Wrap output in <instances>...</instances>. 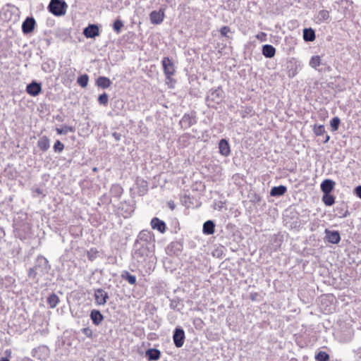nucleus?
Returning a JSON list of instances; mask_svg holds the SVG:
<instances>
[{
  "label": "nucleus",
  "instance_id": "obj_1",
  "mask_svg": "<svg viewBox=\"0 0 361 361\" xmlns=\"http://www.w3.org/2000/svg\"><path fill=\"white\" fill-rule=\"evenodd\" d=\"M154 246L135 243L132 252V257L137 263L138 267H145L147 259L152 257Z\"/></svg>",
  "mask_w": 361,
  "mask_h": 361
},
{
  "label": "nucleus",
  "instance_id": "obj_2",
  "mask_svg": "<svg viewBox=\"0 0 361 361\" xmlns=\"http://www.w3.org/2000/svg\"><path fill=\"white\" fill-rule=\"evenodd\" d=\"M68 5L64 0H51L48 5V11L55 16L66 14Z\"/></svg>",
  "mask_w": 361,
  "mask_h": 361
},
{
  "label": "nucleus",
  "instance_id": "obj_3",
  "mask_svg": "<svg viewBox=\"0 0 361 361\" xmlns=\"http://www.w3.org/2000/svg\"><path fill=\"white\" fill-rule=\"evenodd\" d=\"M224 99V92L221 89L211 90L207 97V105L212 108H216V105L219 104Z\"/></svg>",
  "mask_w": 361,
  "mask_h": 361
},
{
  "label": "nucleus",
  "instance_id": "obj_4",
  "mask_svg": "<svg viewBox=\"0 0 361 361\" xmlns=\"http://www.w3.org/2000/svg\"><path fill=\"white\" fill-rule=\"evenodd\" d=\"M161 65L166 80L170 82L172 81V77L176 72V68L173 61L169 57L165 56L161 60Z\"/></svg>",
  "mask_w": 361,
  "mask_h": 361
},
{
  "label": "nucleus",
  "instance_id": "obj_5",
  "mask_svg": "<svg viewBox=\"0 0 361 361\" xmlns=\"http://www.w3.org/2000/svg\"><path fill=\"white\" fill-rule=\"evenodd\" d=\"M34 268L42 277L49 272L51 267L49 264V261L46 257L42 255H39L35 260Z\"/></svg>",
  "mask_w": 361,
  "mask_h": 361
},
{
  "label": "nucleus",
  "instance_id": "obj_6",
  "mask_svg": "<svg viewBox=\"0 0 361 361\" xmlns=\"http://www.w3.org/2000/svg\"><path fill=\"white\" fill-rule=\"evenodd\" d=\"M154 234L148 230H142L139 233L135 243L154 246Z\"/></svg>",
  "mask_w": 361,
  "mask_h": 361
},
{
  "label": "nucleus",
  "instance_id": "obj_7",
  "mask_svg": "<svg viewBox=\"0 0 361 361\" xmlns=\"http://www.w3.org/2000/svg\"><path fill=\"white\" fill-rule=\"evenodd\" d=\"M197 123L196 113H185L180 119L179 124L183 129H188Z\"/></svg>",
  "mask_w": 361,
  "mask_h": 361
},
{
  "label": "nucleus",
  "instance_id": "obj_8",
  "mask_svg": "<svg viewBox=\"0 0 361 361\" xmlns=\"http://www.w3.org/2000/svg\"><path fill=\"white\" fill-rule=\"evenodd\" d=\"M49 349L47 345H42L31 351V355L39 360H45L49 356Z\"/></svg>",
  "mask_w": 361,
  "mask_h": 361
},
{
  "label": "nucleus",
  "instance_id": "obj_9",
  "mask_svg": "<svg viewBox=\"0 0 361 361\" xmlns=\"http://www.w3.org/2000/svg\"><path fill=\"white\" fill-rule=\"evenodd\" d=\"M109 296L107 292H106L103 288H97L94 289V303L98 306L104 305Z\"/></svg>",
  "mask_w": 361,
  "mask_h": 361
},
{
  "label": "nucleus",
  "instance_id": "obj_10",
  "mask_svg": "<svg viewBox=\"0 0 361 361\" xmlns=\"http://www.w3.org/2000/svg\"><path fill=\"white\" fill-rule=\"evenodd\" d=\"M30 226L29 224H23L17 226L15 228V235L20 240H24L30 234Z\"/></svg>",
  "mask_w": 361,
  "mask_h": 361
},
{
  "label": "nucleus",
  "instance_id": "obj_11",
  "mask_svg": "<svg viewBox=\"0 0 361 361\" xmlns=\"http://www.w3.org/2000/svg\"><path fill=\"white\" fill-rule=\"evenodd\" d=\"M185 338L184 330L180 327H176L173 335V340L176 347L181 348L184 344Z\"/></svg>",
  "mask_w": 361,
  "mask_h": 361
},
{
  "label": "nucleus",
  "instance_id": "obj_12",
  "mask_svg": "<svg viewBox=\"0 0 361 361\" xmlns=\"http://www.w3.org/2000/svg\"><path fill=\"white\" fill-rule=\"evenodd\" d=\"M119 208L123 212L122 215L123 217L128 218L135 211L134 201L132 200L131 202H121Z\"/></svg>",
  "mask_w": 361,
  "mask_h": 361
},
{
  "label": "nucleus",
  "instance_id": "obj_13",
  "mask_svg": "<svg viewBox=\"0 0 361 361\" xmlns=\"http://www.w3.org/2000/svg\"><path fill=\"white\" fill-rule=\"evenodd\" d=\"M27 93L32 97H37L42 92V85L35 80H33L26 87Z\"/></svg>",
  "mask_w": 361,
  "mask_h": 361
},
{
  "label": "nucleus",
  "instance_id": "obj_14",
  "mask_svg": "<svg viewBox=\"0 0 361 361\" xmlns=\"http://www.w3.org/2000/svg\"><path fill=\"white\" fill-rule=\"evenodd\" d=\"M36 22L33 17H27L22 23V31L24 34L32 32L35 28Z\"/></svg>",
  "mask_w": 361,
  "mask_h": 361
},
{
  "label": "nucleus",
  "instance_id": "obj_15",
  "mask_svg": "<svg viewBox=\"0 0 361 361\" xmlns=\"http://www.w3.org/2000/svg\"><path fill=\"white\" fill-rule=\"evenodd\" d=\"M83 35L87 38H94L99 35V29L97 25L90 24L87 27L84 28Z\"/></svg>",
  "mask_w": 361,
  "mask_h": 361
},
{
  "label": "nucleus",
  "instance_id": "obj_16",
  "mask_svg": "<svg viewBox=\"0 0 361 361\" xmlns=\"http://www.w3.org/2000/svg\"><path fill=\"white\" fill-rule=\"evenodd\" d=\"M150 20L152 24L159 25L161 23L164 18V12L163 10L153 11L149 15Z\"/></svg>",
  "mask_w": 361,
  "mask_h": 361
},
{
  "label": "nucleus",
  "instance_id": "obj_17",
  "mask_svg": "<svg viewBox=\"0 0 361 361\" xmlns=\"http://www.w3.org/2000/svg\"><path fill=\"white\" fill-rule=\"evenodd\" d=\"M326 233V239L328 240V242L333 243V244H337L341 240V236L340 233L337 231H329L328 229L325 230Z\"/></svg>",
  "mask_w": 361,
  "mask_h": 361
},
{
  "label": "nucleus",
  "instance_id": "obj_18",
  "mask_svg": "<svg viewBox=\"0 0 361 361\" xmlns=\"http://www.w3.org/2000/svg\"><path fill=\"white\" fill-rule=\"evenodd\" d=\"M150 224L153 229L157 230L161 233H164L166 231V226L165 222L157 217H154L151 220Z\"/></svg>",
  "mask_w": 361,
  "mask_h": 361
},
{
  "label": "nucleus",
  "instance_id": "obj_19",
  "mask_svg": "<svg viewBox=\"0 0 361 361\" xmlns=\"http://www.w3.org/2000/svg\"><path fill=\"white\" fill-rule=\"evenodd\" d=\"M336 183L331 179H325L321 183V190L324 193H330L334 188Z\"/></svg>",
  "mask_w": 361,
  "mask_h": 361
},
{
  "label": "nucleus",
  "instance_id": "obj_20",
  "mask_svg": "<svg viewBox=\"0 0 361 361\" xmlns=\"http://www.w3.org/2000/svg\"><path fill=\"white\" fill-rule=\"evenodd\" d=\"M90 319L94 325L98 326L104 320V316L99 310H92L90 312Z\"/></svg>",
  "mask_w": 361,
  "mask_h": 361
},
{
  "label": "nucleus",
  "instance_id": "obj_21",
  "mask_svg": "<svg viewBox=\"0 0 361 361\" xmlns=\"http://www.w3.org/2000/svg\"><path fill=\"white\" fill-rule=\"evenodd\" d=\"M145 355L149 361H157L160 358L161 352L157 348H149L146 350Z\"/></svg>",
  "mask_w": 361,
  "mask_h": 361
},
{
  "label": "nucleus",
  "instance_id": "obj_22",
  "mask_svg": "<svg viewBox=\"0 0 361 361\" xmlns=\"http://www.w3.org/2000/svg\"><path fill=\"white\" fill-rule=\"evenodd\" d=\"M262 51L266 58H272L275 56L276 49L271 44H264L262 46Z\"/></svg>",
  "mask_w": 361,
  "mask_h": 361
},
{
  "label": "nucleus",
  "instance_id": "obj_23",
  "mask_svg": "<svg viewBox=\"0 0 361 361\" xmlns=\"http://www.w3.org/2000/svg\"><path fill=\"white\" fill-rule=\"evenodd\" d=\"M38 147L43 152H46L50 147V140L47 136L41 137L37 141Z\"/></svg>",
  "mask_w": 361,
  "mask_h": 361
},
{
  "label": "nucleus",
  "instance_id": "obj_24",
  "mask_svg": "<svg viewBox=\"0 0 361 361\" xmlns=\"http://www.w3.org/2000/svg\"><path fill=\"white\" fill-rule=\"evenodd\" d=\"M215 224L213 221L208 220L203 224L202 232L205 235H212L214 233Z\"/></svg>",
  "mask_w": 361,
  "mask_h": 361
},
{
  "label": "nucleus",
  "instance_id": "obj_25",
  "mask_svg": "<svg viewBox=\"0 0 361 361\" xmlns=\"http://www.w3.org/2000/svg\"><path fill=\"white\" fill-rule=\"evenodd\" d=\"M287 191V188L284 185L273 187L271 189L270 195L273 197H279L284 195Z\"/></svg>",
  "mask_w": 361,
  "mask_h": 361
},
{
  "label": "nucleus",
  "instance_id": "obj_26",
  "mask_svg": "<svg viewBox=\"0 0 361 361\" xmlns=\"http://www.w3.org/2000/svg\"><path fill=\"white\" fill-rule=\"evenodd\" d=\"M96 85L99 87L106 89L111 86V81L106 77L100 76L97 79Z\"/></svg>",
  "mask_w": 361,
  "mask_h": 361
},
{
  "label": "nucleus",
  "instance_id": "obj_27",
  "mask_svg": "<svg viewBox=\"0 0 361 361\" xmlns=\"http://www.w3.org/2000/svg\"><path fill=\"white\" fill-rule=\"evenodd\" d=\"M315 32L312 28H305L303 30V39L305 42H312L315 39Z\"/></svg>",
  "mask_w": 361,
  "mask_h": 361
},
{
  "label": "nucleus",
  "instance_id": "obj_28",
  "mask_svg": "<svg viewBox=\"0 0 361 361\" xmlns=\"http://www.w3.org/2000/svg\"><path fill=\"white\" fill-rule=\"evenodd\" d=\"M330 18L329 12L326 10H321L318 12L315 19L317 23L327 21Z\"/></svg>",
  "mask_w": 361,
  "mask_h": 361
},
{
  "label": "nucleus",
  "instance_id": "obj_29",
  "mask_svg": "<svg viewBox=\"0 0 361 361\" xmlns=\"http://www.w3.org/2000/svg\"><path fill=\"white\" fill-rule=\"evenodd\" d=\"M123 192V188L118 183L113 184L110 189V193L115 197H120Z\"/></svg>",
  "mask_w": 361,
  "mask_h": 361
},
{
  "label": "nucleus",
  "instance_id": "obj_30",
  "mask_svg": "<svg viewBox=\"0 0 361 361\" xmlns=\"http://www.w3.org/2000/svg\"><path fill=\"white\" fill-rule=\"evenodd\" d=\"M59 302V298L54 293L50 294L47 298V303L50 308H55Z\"/></svg>",
  "mask_w": 361,
  "mask_h": 361
},
{
  "label": "nucleus",
  "instance_id": "obj_31",
  "mask_svg": "<svg viewBox=\"0 0 361 361\" xmlns=\"http://www.w3.org/2000/svg\"><path fill=\"white\" fill-rule=\"evenodd\" d=\"M121 276L131 285H135L136 283V276L130 274L128 271H122Z\"/></svg>",
  "mask_w": 361,
  "mask_h": 361
},
{
  "label": "nucleus",
  "instance_id": "obj_32",
  "mask_svg": "<svg viewBox=\"0 0 361 361\" xmlns=\"http://www.w3.org/2000/svg\"><path fill=\"white\" fill-rule=\"evenodd\" d=\"M322 201L326 206H331L335 202V197L330 193H324Z\"/></svg>",
  "mask_w": 361,
  "mask_h": 361
},
{
  "label": "nucleus",
  "instance_id": "obj_33",
  "mask_svg": "<svg viewBox=\"0 0 361 361\" xmlns=\"http://www.w3.org/2000/svg\"><path fill=\"white\" fill-rule=\"evenodd\" d=\"M27 275L30 279L35 280L36 282H38L39 278L42 277L39 274H38V271L35 269L34 267L29 269Z\"/></svg>",
  "mask_w": 361,
  "mask_h": 361
},
{
  "label": "nucleus",
  "instance_id": "obj_34",
  "mask_svg": "<svg viewBox=\"0 0 361 361\" xmlns=\"http://www.w3.org/2000/svg\"><path fill=\"white\" fill-rule=\"evenodd\" d=\"M56 131L59 135H66L68 132H74L75 128L72 126H63L61 128H56Z\"/></svg>",
  "mask_w": 361,
  "mask_h": 361
},
{
  "label": "nucleus",
  "instance_id": "obj_35",
  "mask_svg": "<svg viewBox=\"0 0 361 361\" xmlns=\"http://www.w3.org/2000/svg\"><path fill=\"white\" fill-rule=\"evenodd\" d=\"M89 81V77L87 74H83L78 78L77 82L82 87H86Z\"/></svg>",
  "mask_w": 361,
  "mask_h": 361
},
{
  "label": "nucleus",
  "instance_id": "obj_36",
  "mask_svg": "<svg viewBox=\"0 0 361 361\" xmlns=\"http://www.w3.org/2000/svg\"><path fill=\"white\" fill-rule=\"evenodd\" d=\"M313 132L317 136L323 135L326 133L324 126L314 125L313 127Z\"/></svg>",
  "mask_w": 361,
  "mask_h": 361
},
{
  "label": "nucleus",
  "instance_id": "obj_37",
  "mask_svg": "<svg viewBox=\"0 0 361 361\" xmlns=\"http://www.w3.org/2000/svg\"><path fill=\"white\" fill-rule=\"evenodd\" d=\"M321 64V58L319 56H314L310 61V66L312 68H317Z\"/></svg>",
  "mask_w": 361,
  "mask_h": 361
},
{
  "label": "nucleus",
  "instance_id": "obj_38",
  "mask_svg": "<svg viewBox=\"0 0 361 361\" xmlns=\"http://www.w3.org/2000/svg\"><path fill=\"white\" fill-rule=\"evenodd\" d=\"M317 361H329V355L324 351H320L315 356Z\"/></svg>",
  "mask_w": 361,
  "mask_h": 361
},
{
  "label": "nucleus",
  "instance_id": "obj_39",
  "mask_svg": "<svg viewBox=\"0 0 361 361\" xmlns=\"http://www.w3.org/2000/svg\"><path fill=\"white\" fill-rule=\"evenodd\" d=\"M181 202L183 205L188 208L191 207L192 205L191 197L187 195H185L183 197H181Z\"/></svg>",
  "mask_w": 361,
  "mask_h": 361
},
{
  "label": "nucleus",
  "instance_id": "obj_40",
  "mask_svg": "<svg viewBox=\"0 0 361 361\" xmlns=\"http://www.w3.org/2000/svg\"><path fill=\"white\" fill-rule=\"evenodd\" d=\"M109 96L106 92L102 93L98 97V102L101 105L106 106L108 104Z\"/></svg>",
  "mask_w": 361,
  "mask_h": 361
},
{
  "label": "nucleus",
  "instance_id": "obj_41",
  "mask_svg": "<svg viewBox=\"0 0 361 361\" xmlns=\"http://www.w3.org/2000/svg\"><path fill=\"white\" fill-rule=\"evenodd\" d=\"M123 26V23L121 20L117 19L114 23L113 29L116 33H119Z\"/></svg>",
  "mask_w": 361,
  "mask_h": 361
},
{
  "label": "nucleus",
  "instance_id": "obj_42",
  "mask_svg": "<svg viewBox=\"0 0 361 361\" xmlns=\"http://www.w3.org/2000/svg\"><path fill=\"white\" fill-rule=\"evenodd\" d=\"M53 148L55 152H61L64 149V145L60 140H56Z\"/></svg>",
  "mask_w": 361,
  "mask_h": 361
},
{
  "label": "nucleus",
  "instance_id": "obj_43",
  "mask_svg": "<svg viewBox=\"0 0 361 361\" xmlns=\"http://www.w3.org/2000/svg\"><path fill=\"white\" fill-rule=\"evenodd\" d=\"M340 118L338 117H334L331 119L330 124L333 130H337L340 124Z\"/></svg>",
  "mask_w": 361,
  "mask_h": 361
},
{
  "label": "nucleus",
  "instance_id": "obj_44",
  "mask_svg": "<svg viewBox=\"0 0 361 361\" xmlns=\"http://www.w3.org/2000/svg\"><path fill=\"white\" fill-rule=\"evenodd\" d=\"M219 152L222 155H226V138H222L219 145Z\"/></svg>",
  "mask_w": 361,
  "mask_h": 361
},
{
  "label": "nucleus",
  "instance_id": "obj_45",
  "mask_svg": "<svg viewBox=\"0 0 361 361\" xmlns=\"http://www.w3.org/2000/svg\"><path fill=\"white\" fill-rule=\"evenodd\" d=\"M180 303V300L178 298H174L171 300L170 307L173 310H179L178 305Z\"/></svg>",
  "mask_w": 361,
  "mask_h": 361
},
{
  "label": "nucleus",
  "instance_id": "obj_46",
  "mask_svg": "<svg viewBox=\"0 0 361 361\" xmlns=\"http://www.w3.org/2000/svg\"><path fill=\"white\" fill-rule=\"evenodd\" d=\"M82 333L85 335L87 338L92 337V331L89 327H85L81 329Z\"/></svg>",
  "mask_w": 361,
  "mask_h": 361
},
{
  "label": "nucleus",
  "instance_id": "obj_47",
  "mask_svg": "<svg viewBox=\"0 0 361 361\" xmlns=\"http://www.w3.org/2000/svg\"><path fill=\"white\" fill-rule=\"evenodd\" d=\"M356 361H361V347L354 350Z\"/></svg>",
  "mask_w": 361,
  "mask_h": 361
},
{
  "label": "nucleus",
  "instance_id": "obj_48",
  "mask_svg": "<svg viewBox=\"0 0 361 361\" xmlns=\"http://www.w3.org/2000/svg\"><path fill=\"white\" fill-rule=\"evenodd\" d=\"M240 0H233V5L231 6V2L228 4V6L231 8V9H236L239 5H240Z\"/></svg>",
  "mask_w": 361,
  "mask_h": 361
},
{
  "label": "nucleus",
  "instance_id": "obj_49",
  "mask_svg": "<svg viewBox=\"0 0 361 361\" xmlns=\"http://www.w3.org/2000/svg\"><path fill=\"white\" fill-rule=\"evenodd\" d=\"M112 136L114 137L116 141H119L121 139V134L117 132L113 133Z\"/></svg>",
  "mask_w": 361,
  "mask_h": 361
},
{
  "label": "nucleus",
  "instance_id": "obj_50",
  "mask_svg": "<svg viewBox=\"0 0 361 361\" xmlns=\"http://www.w3.org/2000/svg\"><path fill=\"white\" fill-rule=\"evenodd\" d=\"M355 192L356 195L361 199V185L355 188Z\"/></svg>",
  "mask_w": 361,
  "mask_h": 361
},
{
  "label": "nucleus",
  "instance_id": "obj_51",
  "mask_svg": "<svg viewBox=\"0 0 361 361\" xmlns=\"http://www.w3.org/2000/svg\"><path fill=\"white\" fill-rule=\"evenodd\" d=\"M142 190H140L141 192H145L147 191V183L146 181H144L142 180Z\"/></svg>",
  "mask_w": 361,
  "mask_h": 361
},
{
  "label": "nucleus",
  "instance_id": "obj_52",
  "mask_svg": "<svg viewBox=\"0 0 361 361\" xmlns=\"http://www.w3.org/2000/svg\"><path fill=\"white\" fill-rule=\"evenodd\" d=\"M176 246H178V247L177 248V250H178V251H180V247H181V245H179V244H178V243H171V245H170V247H169L173 248V247H176Z\"/></svg>",
  "mask_w": 361,
  "mask_h": 361
},
{
  "label": "nucleus",
  "instance_id": "obj_53",
  "mask_svg": "<svg viewBox=\"0 0 361 361\" xmlns=\"http://www.w3.org/2000/svg\"><path fill=\"white\" fill-rule=\"evenodd\" d=\"M18 361H34V360H32L31 358H30L28 357H23L21 358H19L18 360Z\"/></svg>",
  "mask_w": 361,
  "mask_h": 361
},
{
  "label": "nucleus",
  "instance_id": "obj_54",
  "mask_svg": "<svg viewBox=\"0 0 361 361\" xmlns=\"http://www.w3.org/2000/svg\"><path fill=\"white\" fill-rule=\"evenodd\" d=\"M222 36H226V26H223L220 30Z\"/></svg>",
  "mask_w": 361,
  "mask_h": 361
},
{
  "label": "nucleus",
  "instance_id": "obj_55",
  "mask_svg": "<svg viewBox=\"0 0 361 361\" xmlns=\"http://www.w3.org/2000/svg\"><path fill=\"white\" fill-rule=\"evenodd\" d=\"M35 192H36V193H37L38 195H44L43 194V191H42V189H40V188H37V189L35 190Z\"/></svg>",
  "mask_w": 361,
  "mask_h": 361
},
{
  "label": "nucleus",
  "instance_id": "obj_56",
  "mask_svg": "<svg viewBox=\"0 0 361 361\" xmlns=\"http://www.w3.org/2000/svg\"><path fill=\"white\" fill-rule=\"evenodd\" d=\"M322 308L323 309V312H326V313H329V312H331V307H329V308H328V309H327V308H326V307H325V308L322 307Z\"/></svg>",
  "mask_w": 361,
  "mask_h": 361
},
{
  "label": "nucleus",
  "instance_id": "obj_57",
  "mask_svg": "<svg viewBox=\"0 0 361 361\" xmlns=\"http://www.w3.org/2000/svg\"><path fill=\"white\" fill-rule=\"evenodd\" d=\"M329 139H330L329 135H327V134H326V135H325V140H324V143H326V142L329 140Z\"/></svg>",
  "mask_w": 361,
  "mask_h": 361
},
{
  "label": "nucleus",
  "instance_id": "obj_58",
  "mask_svg": "<svg viewBox=\"0 0 361 361\" xmlns=\"http://www.w3.org/2000/svg\"><path fill=\"white\" fill-rule=\"evenodd\" d=\"M348 211L345 210L344 213L342 214L341 217H345L348 215Z\"/></svg>",
  "mask_w": 361,
  "mask_h": 361
},
{
  "label": "nucleus",
  "instance_id": "obj_59",
  "mask_svg": "<svg viewBox=\"0 0 361 361\" xmlns=\"http://www.w3.org/2000/svg\"><path fill=\"white\" fill-rule=\"evenodd\" d=\"M169 207L171 209H173L175 208V205L173 204V202H169Z\"/></svg>",
  "mask_w": 361,
  "mask_h": 361
},
{
  "label": "nucleus",
  "instance_id": "obj_60",
  "mask_svg": "<svg viewBox=\"0 0 361 361\" xmlns=\"http://www.w3.org/2000/svg\"><path fill=\"white\" fill-rule=\"evenodd\" d=\"M227 155L230 153V147L228 145V143L227 142V151H226Z\"/></svg>",
  "mask_w": 361,
  "mask_h": 361
},
{
  "label": "nucleus",
  "instance_id": "obj_61",
  "mask_svg": "<svg viewBox=\"0 0 361 361\" xmlns=\"http://www.w3.org/2000/svg\"><path fill=\"white\" fill-rule=\"evenodd\" d=\"M0 361H10L7 357H1Z\"/></svg>",
  "mask_w": 361,
  "mask_h": 361
},
{
  "label": "nucleus",
  "instance_id": "obj_62",
  "mask_svg": "<svg viewBox=\"0 0 361 361\" xmlns=\"http://www.w3.org/2000/svg\"><path fill=\"white\" fill-rule=\"evenodd\" d=\"M185 137H188V135H185L182 136V138H184Z\"/></svg>",
  "mask_w": 361,
  "mask_h": 361
},
{
  "label": "nucleus",
  "instance_id": "obj_63",
  "mask_svg": "<svg viewBox=\"0 0 361 361\" xmlns=\"http://www.w3.org/2000/svg\"><path fill=\"white\" fill-rule=\"evenodd\" d=\"M262 35H265V34L264 32H262L260 37H262Z\"/></svg>",
  "mask_w": 361,
  "mask_h": 361
},
{
  "label": "nucleus",
  "instance_id": "obj_64",
  "mask_svg": "<svg viewBox=\"0 0 361 361\" xmlns=\"http://www.w3.org/2000/svg\"><path fill=\"white\" fill-rule=\"evenodd\" d=\"M262 35H265V34L264 32H262L260 37H262Z\"/></svg>",
  "mask_w": 361,
  "mask_h": 361
}]
</instances>
